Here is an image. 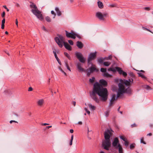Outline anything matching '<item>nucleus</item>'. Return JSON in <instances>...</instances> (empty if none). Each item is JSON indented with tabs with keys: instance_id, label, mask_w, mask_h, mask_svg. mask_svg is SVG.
I'll list each match as a JSON object with an SVG mask.
<instances>
[{
	"instance_id": "obj_1",
	"label": "nucleus",
	"mask_w": 153,
	"mask_h": 153,
	"mask_svg": "<svg viewBox=\"0 0 153 153\" xmlns=\"http://www.w3.org/2000/svg\"><path fill=\"white\" fill-rule=\"evenodd\" d=\"M94 89L96 93L100 97L102 101H106L108 95L106 88H103L99 83L96 82L94 84Z\"/></svg>"
},
{
	"instance_id": "obj_2",
	"label": "nucleus",
	"mask_w": 153,
	"mask_h": 153,
	"mask_svg": "<svg viewBox=\"0 0 153 153\" xmlns=\"http://www.w3.org/2000/svg\"><path fill=\"white\" fill-rule=\"evenodd\" d=\"M118 85L119 88L117 92V98L122 96L123 94L124 93H126L128 94H131V88L128 87L127 88L125 89L123 83H119Z\"/></svg>"
},
{
	"instance_id": "obj_3",
	"label": "nucleus",
	"mask_w": 153,
	"mask_h": 153,
	"mask_svg": "<svg viewBox=\"0 0 153 153\" xmlns=\"http://www.w3.org/2000/svg\"><path fill=\"white\" fill-rule=\"evenodd\" d=\"M30 7L31 8H33L34 9H32L31 11L32 13L35 15L38 19L41 20H42L43 18L41 12L37 8L36 5L33 3H32L30 5Z\"/></svg>"
},
{
	"instance_id": "obj_4",
	"label": "nucleus",
	"mask_w": 153,
	"mask_h": 153,
	"mask_svg": "<svg viewBox=\"0 0 153 153\" xmlns=\"http://www.w3.org/2000/svg\"><path fill=\"white\" fill-rule=\"evenodd\" d=\"M108 71H112L113 72H115L117 71L120 74H122L124 77H126L127 75V74L126 72L123 71L121 68L119 67H116L114 68L113 66H111L110 68L108 69Z\"/></svg>"
},
{
	"instance_id": "obj_5",
	"label": "nucleus",
	"mask_w": 153,
	"mask_h": 153,
	"mask_svg": "<svg viewBox=\"0 0 153 153\" xmlns=\"http://www.w3.org/2000/svg\"><path fill=\"white\" fill-rule=\"evenodd\" d=\"M55 40L60 48L62 47V44L63 43V42H64V38L62 36L59 35V38L56 37L55 38Z\"/></svg>"
},
{
	"instance_id": "obj_6",
	"label": "nucleus",
	"mask_w": 153,
	"mask_h": 153,
	"mask_svg": "<svg viewBox=\"0 0 153 153\" xmlns=\"http://www.w3.org/2000/svg\"><path fill=\"white\" fill-rule=\"evenodd\" d=\"M75 55L79 61L82 63H84L85 61V58L83 56L82 54L79 52H76Z\"/></svg>"
},
{
	"instance_id": "obj_7",
	"label": "nucleus",
	"mask_w": 153,
	"mask_h": 153,
	"mask_svg": "<svg viewBox=\"0 0 153 153\" xmlns=\"http://www.w3.org/2000/svg\"><path fill=\"white\" fill-rule=\"evenodd\" d=\"M111 146V142L110 140H106L103 141L102 143V146L106 150H109V148Z\"/></svg>"
},
{
	"instance_id": "obj_8",
	"label": "nucleus",
	"mask_w": 153,
	"mask_h": 153,
	"mask_svg": "<svg viewBox=\"0 0 153 153\" xmlns=\"http://www.w3.org/2000/svg\"><path fill=\"white\" fill-rule=\"evenodd\" d=\"M108 14L106 13H102L100 12L96 13V17L100 20H104L105 18V17Z\"/></svg>"
},
{
	"instance_id": "obj_9",
	"label": "nucleus",
	"mask_w": 153,
	"mask_h": 153,
	"mask_svg": "<svg viewBox=\"0 0 153 153\" xmlns=\"http://www.w3.org/2000/svg\"><path fill=\"white\" fill-rule=\"evenodd\" d=\"M65 34L66 36L68 38H71L74 39L76 38V33L73 31H71V32L69 33L66 30Z\"/></svg>"
},
{
	"instance_id": "obj_10",
	"label": "nucleus",
	"mask_w": 153,
	"mask_h": 153,
	"mask_svg": "<svg viewBox=\"0 0 153 153\" xmlns=\"http://www.w3.org/2000/svg\"><path fill=\"white\" fill-rule=\"evenodd\" d=\"M96 93L94 90L90 94V96L91 98L95 101L96 102L99 103V100L97 97L96 95Z\"/></svg>"
},
{
	"instance_id": "obj_11",
	"label": "nucleus",
	"mask_w": 153,
	"mask_h": 153,
	"mask_svg": "<svg viewBox=\"0 0 153 153\" xmlns=\"http://www.w3.org/2000/svg\"><path fill=\"white\" fill-rule=\"evenodd\" d=\"M112 133L109 130H108L104 132V137L105 139L110 140V138L111 136Z\"/></svg>"
},
{
	"instance_id": "obj_12",
	"label": "nucleus",
	"mask_w": 153,
	"mask_h": 153,
	"mask_svg": "<svg viewBox=\"0 0 153 153\" xmlns=\"http://www.w3.org/2000/svg\"><path fill=\"white\" fill-rule=\"evenodd\" d=\"M96 53L97 52H95L94 53H90L89 55L88 59V63H89L91 61L94 59L96 57Z\"/></svg>"
},
{
	"instance_id": "obj_13",
	"label": "nucleus",
	"mask_w": 153,
	"mask_h": 153,
	"mask_svg": "<svg viewBox=\"0 0 153 153\" xmlns=\"http://www.w3.org/2000/svg\"><path fill=\"white\" fill-rule=\"evenodd\" d=\"M82 66L83 65L79 62H78L76 64V68L79 72L85 71V70L82 67Z\"/></svg>"
},
{
	"instance_id": "obj_14",
	"label": "nucleus",
	"mask_w": 153,
	"mask_h": 153,
	"mask_svg": "<svg viewBox=\"0 0 153 153\" xmlns=\"http://www.w3.org/2000/svg\"><path fill=\"white\" fill-rule=\"evenodd\" d=\"M119 144H120L119 143L118 138L117 137L114 138L112 143L113 146L115 147V148L117 149L118 148V146Z\"/></svg>"
},
{
	"instance_id": "obj_15",
	"label": "nucleus",
	"mask_w": 153,
	"mask_h": 153,
	"mask_svg": "<svg viewBox=\"0 0 153 153\" xmlns=\"http://www.w3.org/2000/svg\"><path fill=\"white\" fill-rule=\"evenodd\" d=\"M99 82L101 86H103L104 87H106L107 85V82L103 79H101L100 80Z\"/></svg>"
},
{
	"instance_id": "obj_16",
	"label": "nucleus",
	"mask_w": 153,
	"mask_h": 153,
	"mask_svg": "<svg viewBox=\"0 0 153 153\" xmlns=\"http://www.w3.org/2000/svg\"><path fill=\"white\" fill-rule=\"evenodd\" d=\"M45 102L44 100L43 99L38 100L37 102V104L38 106H42Z\"/></svg>"
},
{
	"instance_id": "obj_17",
	"label": "nucleus",
	"mask_w": 153,
	"mask_h": 153,
	"mask_svg": "<svg viewBox=\"0 0 153 153\" xmlns=\"http://www.w3.org/2000/svg\"><path fill=\"white\" fill-rule=\"evenodd\" d=\"M64 46L69 51H71L72 49L71 47L66 42H63Z\"/></svg>"
},
{
	"instance_id": "obj_18",
	"label": "nucleus",
	"mask_w": 153,
	"mask_h": 153,
	"mask_svg": "<svg viewBox=\"0 0 153 153\" xmlns=\"http://www.w3.org/2000/svg\"><path fill=\"white\" fill-rule=\"evenodd\" d=\"M76 46L79 48L81 49L83 47V44L81 42L78 41L76 42Z\"/></svg>"
},
{
	"instance_id": "obj_19",
	"label": "nucleus",
	"mask_w": 153,
	"mask_h": 153,
	"mask_svg": "<svg viewBox=\"0 0 153 153\" xmlns=\"http://www.w3.org/2000/svg\"><path fill=\"white\" fill-rule=\"evenodd\" d=\"M55 10L56 12L57 15L58 16H60L61 15L62 13L59 10V8L57 7H56L55 9Z\"/></svg>"
},
{
	"instance_id": "obj_20",
	"label": "nucleus",
	"mask_w": 153,
	"mask_h": 153,
	"mask_svg": "<svg viewBox=\"0 0 153 153\" xmlns=\"http://www.w3.org/2000/svg\"><path fill=\"white\" fill-rule=\"evenodd\" d=\"M53 54H54V56H55L56 59L57 61L58 62V63L59 64V65H61V63L59 61V60L57 56L56 51H53Z\"/></svg>"
},
{
	"instance_id": "obj_21",
	"label": "nucleus",
	"mask_w": 153,
	"mask_h": 153,
	"mask_svg": "<svg viewBox=\"0 0 153 153\" xmlns=\"http://www.w3.org/2000/svg\"><path fill=\"white\" fill-rule=\"evenodd\" d=\"M88 106H89V108L91 110H94L96 108V107L94 106L93 105L89 103L88 104Z\"/></svg>"
},
{
	"instance_id": "obj_22",
	"label": "nucleus",
	"mask_w": 153,
	"mask_h": 153,
	"mask_svg": "<svg viewBox=\"0 0 153 153\" xmlns=\"http://www.w3.org/2000/svg\"><path fill=\"white\" fill-rule=\"evenodd\" d=\"M98 7L100 8H102L103 7V5L102 2L99 1L97 2Z\"/></svg>"
},
{
	"instance_id": "obj_23",
	"label": "nucleus",
	"mask_w": 153,
	"mask_h": 153,
	"mask_svg": "<svg viewBox=\"0 0 153 153\" xmlns=\"http://www.w3.org/2000/svg\"><path fill=\"white\" fill-rule=\"evenodd\" d=\"M88 70L91 72L92 73L96 70V68L94 67H91L89 68Z\"/></svg>"
},
{
	"instance_id": "obj_24",
	"label": "nucleus",
	"mask_w": 153,
	"mask_h": 153,
	"mask_svg": "<svg viewBox=\"0 0 153 153\" xmlns=\"http://www.w3.org/2000/svg\"><path fill=\"white\" fill-rule=\"evenodd\" d=\"M65 65L67 69L68 70H69L70 71H71V69L69 66L68 62L67 60H65Z\"/></svg>"
},
{
	"instance_id": "obj_25",
	"label": "nucleus",
	"mask_w": 153,
	"mask_h": 153,
	"mask_svg": "<svg viewBox=\"0 0 153 153\" xmlns=\"http://www.w3.org/2000/svg\"><path fill=\"white\" fill-rule=\"evenodd\" d=\"M121 83H123V85L124 86L125 85L126 86H129L130 85V83L127 80H125L124 82Z\"/></svg>"
},
{
	"instance_id": "obj_26",
	"label": "nucleus",
	"mask_w": 153,
	"mask_h": 153,
	"mask_svg": "<svg viewBox=\"0 0 153 153\" xmlns=\"http://www.w3.org/2000/svg\"><path fill=\"white\" fill-rule=\"evenodd\" d=\"M118 147L119 148V153H123L122 148L120 144H118Z\"/></svg>"
},
{
	"instance_id": "obj_27",
	"label": "nucleus",
	"mask_w": 153,
	"mask_h": 153,
	"mask_svg": "<svg viewBox=\"0 0 153 153\" xmlns=\"http://www.w3.org/2000/svg\"><path fill=\"white\" fill-rule=\"evenodd\" d=\"M103 75L104 76L106 77H111V75L106 73H104L103 74Z\"/></svg>"
},
{
	"instance_id": "obj_28",
	"label": "nucleus",
	"mask_w": 153,
	"mask_h": 153,
	"mask_svg": "<svg viewBox=\"0 0 153 153\" xmlns=\"http://www.w3.org/2000/svg\"><path fill=\"white\" fill-rule=\"evenodd\" d=\"M111 62H103L104 65L106 66H109Z\"/></svg>"
},
{
	"instance_id": "obj_29",
	"label": "nucleus",
	"mask_w": 153,
	"mask_h": 153,
	"mask_svg": "<svg viewBox=\"0 0 153 153\" xmlns=\"http://www.w3.org/2000/svg\"><path fill=\"white\" fill-rule=\"evenodd\" d=\"M137 74L139 75V76H140L142 78L145 79H146V76L144 75H143L142 73H138Z\"/></svg>"
},
{
	"instance_id": "obj_30",
	"label": "nucleus",
	"mask_w": 153,
	"mask_h": 153,
	"mask_svg": "<svg viewBox=\"0 0 153 153\" xmlns=\"http://www.w3.org/2000/svg\"><path fill=\"white\" fill-rule=\"evenodd\" d=\"M45 19L48 22H51V19L48 16H46Z\"/></svg>"
},
{
	"instance_id": "obj_31",
	"label": "nucleus",
	"mask_w": 153,
	"mask_h": 153,
	"mask_svg": "<svg viewBox=\"0 0 153 153\" xmlns=\"http://www.w3.org/2000/svg\"><path fill=\"white\" fill-rule=\"evenodd\" d=\"M64 54L69 60H71V56L67 53L64 52Z\"/></svg>"
},
{
	"instance_id": "obj_32",
	"label": "nucleus",
	"mask_w": 153,
	"mask_h": 153,
	"mask_svg": "<svg viewBox=\"0 0 153 153\" xmlns=\"http://www.w3.org/2000/svg\"><path fill=\"white\" fill-rule=\"evenodd\" d=\"M115 97H116V95L115 94H114L112 95V98L111 99V101H114L115 100Z\"/></svg>"
},
{
	"instance_id": "obj_33",
	"label": "nucleus",
	"mask_w": 153,
	"mask_h": 153,
	"mask_svg": "<svg viewBox=\"0 0 153 153\" xmlns=\"http://www.w3.org/2000/svg\"><path fill=\"white\" fill-rule=\"evenodd\" d=\"M73 138H74V136L73 135H72L71 136V140H70V146L72 145V142H73Z\"/></svg>"
},
{
	"instance_id": "obj_34",
	"label": "nucleus",
	"mask_w": 153,
	"mask_h": 153,
	"mask_svg": "<svg viewBox=\"0 0 153 153\" xmlns=\"http://www.w3.org/2000/svg\"><path fill=\"white\" fill-rule=\"evenodd\" d=\"M95 78L94 77H92L91 79H90L89 80V81L90 82L93 83L94 82L95 80Z\"/></svg>"
},
{
	"instance_id": "obj_35",
	"label": "nucleus",
	"mask_w": 153,
	"mask_h": 153,
	"mask_svg": "<svg viewBox=\"0 0 153 153\" xmlns=\"http://www.w3.org/2000/svg\"><path fill=\"white\" fill-rule=\"evenodd\" d=\"M51 14H52V15H53V19L55 18V17L56 16V14L55 13V12H54V11L53 10H52L51 11Z\"/></svg>"
},
{
	"instance_id": "obj_36",
	"label": "nucleus",
	"mask_w": 153,
	"mask_h": 153,
	"mask_svg": "<svg viewBox=\"0 0 153 153\" xmlns=\"http://www.w3.org/2000/svg\"><path fill=\"white\" fill-rule=\"evenodd\" d=\"M144 88H146V89L147 90H151V88L148 85H145L144 86Z\"/></svg>"
},
{
	"instance_id": "obj_37",
	"label": "nucleus",
	"mask_w": 153,
	"mask_h": 153,
	"mask_svg": "<svg viewBox=\"0 0 153 153\" xmlns=\"http://www.w3.org/2000/svg\"><path fill=\"white\" fill-rule=\"evenodd\" d=\"M100 71L102 72L105 73L106 71V68H101L100 69Z\"/></svg>"
},
{
	"instance_id": "obj_38",
	"label": "nucleus",
	"mask_w": 153,
	"mask_h": 153,
	"mask_svg": "<svg viewBox=\"0 0 153 153\" xmlns=\"http://www.w3.org/2000/svg\"><path fill=\"white\" fill-rule=\"evenodd\" d=\"M134 145H135L134 143H133V144H132L131 145H130V149H134L135 146Z\"/></svg>"
},
{
	"instance_id": "obj_39",
	"label": "nucleus",
	"mask_w": 153,
	"mask_h": 153,
	"mask_svg": "<svg viewBox=\"0 0 153 153\" xmlns=\"http://www.w3.org/2000/svg\"><path fill=\"white\" fill-rule=\"evenodd\" d=\"M125 141V143H124V144L126 146H128V145H129V143L126 140H125V141Z\"/></svg>"
},
{
	"instance_id": "obj_40",
	"label": "nucleus",
	"mask_w": 153,
	"mask_h": 153,
	"mask_svg": "<svg viewBox=\"0 0 153 153\" xmlns=\"http://www.w3.org/2000/svg\"><path fill=\"white\" fill-rule=\"evenodd\" d=\"M140 143L145 144H146V142L143 141V137L140 139Z\"/></svg>"
},
{
	"instance_id": "obj_41",
	"label": "nucleus",
	"mask_w": 153,
	"mask_h": 153,
	"mask_svg": "<svg viewBox=\"0 0 153 153\" xmlns=\"http://www.w3.org/2000/svg\"><path fill=\"white\" fill-rule=\"evenodd\" d=\"M98 62L100 63H102L103 62V60L102 58H100L98 59Z\"/></svg>"
},
{
	"instance_id": "obj_42",
	"label": "nucleus",
	"mask_w": 153,
	"mask_h": 153,
	"mask_svg": "<svg viewBox=\"0 0 153 153\" xmlns=\"http://www.w3.org/2000/svg\"><path fill=\"white\" fill-rule=\"evenodd\" d=\"M109 115V111H106L105 112V116L106 117H107Z\"/></svg>"
},
{
	"instance_id": "obj_43",
	"label": "nucleus",
	"mask_w": 153,
	"mask_h": 153,
	"mask_svg": "<svg viewBox=\"0 0 153 153\" xmlns=\"http://www.w3.org/2000/svg\"><path fill=\"white\" fill-rule=\"evenodd\" d=\"M68 42L71 45H73L74 44L73 42V41L71 40H69L68 41Z\"/></svg>"
},
{
	"instance_id": "obj_44",
	"label": "nucleus",
	"mask_w": 153,
	"mask_h": 153,
	"mask_svg": "<svg viewBox=\"0 0 153 153\" xmlns=\"http://www.w3.org/2000/svg\"><path fill=\"white\" fill-rule=\"evenodd\" d=\"M114 102V101H111V100H110V103L109 104V106H111L113 104Z\"/></svg>"
},
{
	"instance_id": "obj_45",
	"label": "nucleus",
	"mask_w": 153,
	"mask_h": 153,
	"mask_svg": "<svg viewBox=\"0 0 153 153\" xmlns=\"http://www.w3.org/2000/svg\"><path fill=\"white\" fill-rule=\"evenodd\" d=\"M112 58V56L111 55H110L109 56H108V57H106V60H109L111 59Z\"/></svg>"
},
{
	"instance_id": "obj_46",
	"label": "nucleus",
	"mask_w": 153,
	"mask_h": 153,
	"mask_svg": "<svg viewBox=\"0 0 153 153\" xmlns=\"http://www.w3.org/2000/svg\"><path fill=\"white\" fill-rule=\"evenodd\" d=\"M137 125L136 124L134 123L133 124H132L131 125V127L132 128H133V127H136L137 126Z\"/></svg>"
},
{
	"instance_id": "obj_47",
	"label": "nucleus",
	"mask_w": 153,
	"mask_h": 153,
	"mask_svg": "<svg viewBox=\"0 0 153 153\" xmlns=\"http://www.w3.org/2000/svg\"><path fill=\"white\" fill-rule=\"evenodd\" d=\"M92 73L90 71L88 70V71L87 72V75L88 76H89Z\"/></svg>"
},
{
	"instance_id": "obj_48",
	"label": "nucleus",
	"mask_w": 153,
	"mask_h": 153,
	"mask_svg": "<svg viewBox=\"0 0 153 153\" xmlns=\"http://www.w3.org/2000/svg\"><path fill=\"white\" fill-rule=\"evenodd\" d=\"M128 82H129L130 83L131 82H132L133 81V79L131 78V79H128V80H127Z\"/></svg>"
},
{
	"instance_id": "obj_49",
	"label": "nucleus",
	"mask_w": 153,
	"mask_h": 153,
	"mask_svg": "<svg viewBox=\"0 0 153 153\" xmlns=\"http://www.w3.org/2000/svg\"><path fill=\"white\" fill-rule=\"evenodd\" d=\"M42 30H44V31H47V30L46 29L45 27L44 26H43L42 27Z\"/></svg>"
},
{
	"instance_id": "obj_50",
	"label": "nucleus",
	"mask_w": 153,
	"mask_h": 153,
	"mask_svg": "<svg viewBox=\"0 0 153 153\" xmlns=\"http://www.w3.org/2000/svg\"><path fill=\"white\" fill-rule=\"evenodd\" d=\"M120 138L121 139H122L123 141H125L126 140L125 138H124L123 136H120Z\"/></svg>"
},
{
	"instance_id": "obj_51",
	"label": "nucleus",
	"mask_w": 153,
	"mask_h": 153,
	"mask_svg": "<svg viewBox=\"0 0 153 153\" xmlns=\"http://www.w3.org/2000/svg\"><path fill=\"white\" fill-rule=\"evenodd\" d=\"M144 9L145 10H150V7H145L144 8Z\"/></svg>"
},
{
	"instance_id": "obj_52",
	"label": "nucleus",
	"mask_w": 153,
	"mask_h": 153,
	"mask_svg": "<svg viewBox=\"0 0 153 153\" xmlns=\"http://www.w3.org/2000/svg\"><path fill=\"white\" fill-rule=\"evenodd\" d=\"M5 19L4 18L2 21V24H4L5 23Z\"/></svg>"
},
{
	"instance_id": "obj_53",
	"label": "nucleus",
	"mask_w": 153,
	"mask_h": 153,
	"mask_svg": "<svg viewBox=\"0 0 153 153\" xmlns=\"http://www.w3.org/2000/svg\"><path fill=\"white\" fill-rule=\"evenodd\" d=\"M3 7L5 8V9H6V10H7V11L8 12V11H9V9H8L7 8V7L6 6H5V5H4V6H3Z\"/></svg>"
},
{
	"instance_id": "obj_54",
	"label": "nucleus",
	"mask_w": 153,
	"mask_h": 153,
	"mask_svg": "<svg viewBox=\"0 0 153 153\" xmlns=\"http://www.w3.org/2000/svg\"><path fill=\"white\" fill-rule=\"evenodd\" d=\"M5 12L3 11L2 13V15H1L2 17H4L5 16Z\"/></svg>"
},
{
	"instance_id": "obj_55",
	"label": "nucleus",
	"mask_w": 153,
	"mask_h": 153,
	"mask_svg": "<svg viewBox=\"0 0 153 153\" xmlns=\"http://www.w3.org/2000/svg\"><path fill=\"white\" fill-rule=\"evenodd\" d=\"M32 90H33L32 88L31 87H30L28 88V91H32Z\"/></svg>"
},
{
	"instance_id": "obj_56",
	"label": "nucleus",
	"mask_w": 153,
	"mask_h": 153,
	"mask_svg": "<svg viewBox=\"0 0 153 153\" xmlns=\"http://www.w3.org/2000/svg\"><path fill=\"white\" fill-rule=\"evenodd\" d=\"M114 6H115V5L113 4H109L108 5V7H114Z\"/></svg>"
},
{
	"instance_id": "obj_57",
	"label": "nucleus",
	"mask_w": 153,
	"mask_h": 153,
	"mask_svg": "<svg viewBox=\"0 0 153 153\" xmlns=\"http://www.w3.org/2000/svg\"><path fill=\"white\" fill-rule=\"evenodd\" d=\"M16 25L17 27L18 26V21L17 19L16 20Z\"/></svg>"
},
{
	"instance_id": "obj_58",
	"label": "nucleus",
	"mask_w": 153,
	"mask_h": 153,
	"mask_svg": "<svg viewBox=\"0 0 153 153\" xmlns=\"http://www.w3.org/2000/svg\"><path fill=\"white\" fill-rule=\"evenodd\" d=\"M4 24H1V28L2 29H4Z\"/></svg>"
},
{
	"instance_id": "obj_59",
	"label": "nucleus",
	"mask_w": 153,
	"mask_h": 153,
	"mask_svg": "<svg viewBox=\"0 0 153 153\" xmlns=\"http://www.w3.org/2000/svg\"><path fill=\"white\" fill-rule=\"evenodd\" d=\"M142 27L143 28V29L144 30H146L148 31H150V30H148L146 28H145L143 27Z\"/></svg>"
},
{
	"instance_id": "obj_60",
	"label": "nucleus",
	"mask_w": 153,
	"mask_h": 153,
	"mask_svg": "<svg viewBox=\"0 0 153 153\" xmlns=\"http://www.w3.org/2000/svg\"><path fill=\"white\" fill-rule=\"evenodd\" d=\"M62 72L63 73L65 76L67 75L66 73L63 70V71H62Z\"/></svg>"
},
{
	"instance_id": "obj_61",
	"label": "nucleus",
	"mask_w": 153,
	"mask_h": 153,
	"mask_svg": "<svg viewBox=\"0 0 153 153\" xmlns=\"http://www.w3.org/2000/svg\"><path fill=\"white\" fill-rule=\"evenodd\" d=\"M70 131L71 133H72L74 132V130L72 129H71L70 130Z\"/></svg>"
},
{
	"instance_id": "obj_62",
	"label": "nucleus",
	"mask_w": 153,
	"mask_h": 153,
	"mask_svg": "<svg viewBox=\"0 0 153 153\" xmlns=\"http://www.w3.org/2000/svg\"><path fill=\"white\" fill-rule=\"evenodd\" d=\"M76 36L78 38H79V39L81 38L80 36L79 35H77L76 34Z\"/></svg>"
},
{
	"instance_id": "obj_63",
	"label": "nucleus",
	"mask_w": 153,
	"mask_h": 153,
	"mask_svg": "<svg viewBox=\"0 0 153 153\" xmlns=\"http://www.w3.org/2000/svg\"><path fill=\"white\" fill-rule=\"evenodd\" d=\"M59 69L61 71V72L62 71H63V70L60 67H59Z\"/></svg>"
},
{
	"instance_id": "obj_64",
	"label": "nucleus",
	"mask_w": 153,
	"mask_h": 153,
	"mask_svg": "<svg viewBox=\"0 0 153 153\" xmlns=\"http://www.w3.org/2000/svg\"><path fill=\"white\" fill-rule=\"evenodd\" d=\"M16 6L17 7H19L20 6L19 4L18 3H16Z\"/></svg>"
}]
</instances>
